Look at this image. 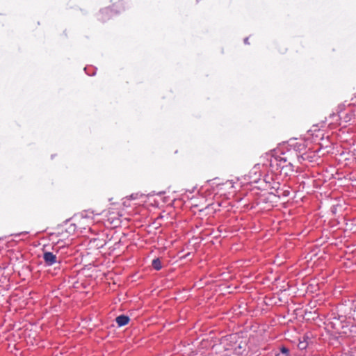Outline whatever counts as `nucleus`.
Masks as SVG:
<instances>
[{
	"mask_svg": "<svg viewBox=\"0 0 356 356\" xmlns=\"http://www.w3.org/2000/svg\"><path fill=\"white\" fill-rule=\"evenodd\" d=\"M43 259L48 266H51L57 262L56 255L50 252H44Z\"/></svg>",
	"mask_w": 356,
	"mask_h": 356,
	"instance_id": "obj_1",
	"label": "nucleus"
},
{
	"mask_svg": "<svg viewBox=\"0 0 356 356\" xmlns=\"http://www.w3.org/2000/svg\"><path fill=\"white\" fill-rule=\"evenodd\" d=\"M129 321V318L125 315H120L116 318V323L119 326L126 325Z\"/></svg>",
	"mask_w": 356,
	"mask_h": 356,
	"instance_id": "obj_2",
	"label": "nucleus"
},
{
	"mask_svg": "<svg viewBox=\"0 0 356 356\" xmlns=\"http://www.w3.org/2000/svg\"><path fill=\"white\" fill-rule=\"evenodd\" d=\"M152 266L154 267V269L157 270H160L162 268L161 261L159 260V259H155L152 261Z\"/></svg>",
	"mask_w": 356,
	"mask_h": 356,
	"instance_id": "obj_3",
	"label": "nucleus"
},
{
	"mask_svg": "<svg viewBox=\"0 0 356 356\" xmlns=\"http://www.w3.org/2000/svg\"><path fill=\"white\" fill-rule=\"evenodd\" d=\"M309 342L306 341H300L298 346L300 350L305 349L308 346Z\"/></svg>",
	"mask_w": 356,
	"mask_h": 356,
	"instance_id": "obj_4",
	"label": "nucleus"
},
{
	"mask_svg": "<svg viewBox=\"0 0 356 356\" xmlns=\"http://www.w3.org/2000/svg\"><path fill=\"white\" fill-rule=\"evenodd\" d=\"M308 340H309V337L308 336L305 335V336L303 337V340L302 341H308Z\"/></svg>",
	"mask_w": 356,
	"mask_h": 356,
	"instance_id": "obj_5",
	"label": "nucleus"
},
{
	"mask_svg": "<svg viewBox=\"0 0 356 356\" xmlns=\"http://www.w3.org/2000/svg\"><path fill=\"white\" fill-rule=\"evenodd\" d=\"M286 352H287V350H286V348H284L282 349V353H286Z\"/></svg>",
	"mask_w": 356,
	"mask_h": 356,
	"instance_id": "obj_6",
	"label": "nucleus"
},
{
	"mask_svg": "<svg viewBox=\"0 0 356 356\" xmlns=\"http://www.w3.org/2000/svg\"><path fill=\"white\" fill-rule=\"evenodd\" d=\"M245 43H248V39H245Z\"/></svg>",
	"mask_w": 356,
	"mask_h": 356,
	"instance_id": "obj_7",
	"label": "nucleus"
}]
</instances>
